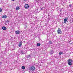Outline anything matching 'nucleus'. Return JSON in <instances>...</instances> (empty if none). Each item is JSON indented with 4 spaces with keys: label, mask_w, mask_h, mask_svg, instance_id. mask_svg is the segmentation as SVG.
<instances>
[{
    "label": "nucleus",
    "mask_w": 73,
    "mask_h": 73,
    "mask_svg": "<svg viewBox=\"0 0 73 73\" xmlns=\"http://www.w3.org/2000/svg\"><path fill=\"white\" fill-rule=\"evenodd\" d=\"M35 69H36V67H35V66H31V70H29L30 71H31V70H32V71H33L34 70H35Z\"/></svg>",
    "instance_id": "f257e3e1"
},
{
    "label": "nucleus",
    "mask_w": 73,
    "mask_h": 73,
    "mask_svg": "<svg viewBox=\"0 0 73 73\" xmlns=\"http://www.w3.org/2000/svg\"><path fill=\"white\" fill-rule=\"evenodd\" d=\"M57 32L59 34H61L62 32L61 31V29L58 28L57 31Z\"/></svg>",
    "instance_id": "f03ea898"
},
{
    "label": "nucleus",
    "mask_w": 73,
    "mask_h": 73,
    "mask_svg": "<svg viewBox=\"0 0 73 73\" xmlns=\"http://www.w3.org/2000/svg\"><path fill=\"white\" fill-rule=\"evenodd\" d=\"M25 7L26 9H28V8H29V5L28 4H26L25 5Z\"/></svg>",
    "instance_id": "7ed1b4c3"
},
{
    "label": "nucleus",
    "mask_w": 73,
    "mask_h": 73,
    "mask_svg": "<svg viewBox=\"0 0 73 73\" xmlns=\"http://www.w3.org/2000/svg\"><path fill=\"white\" fill-rule=\"evenodd\" d=\"M73 61V60L70 59H69L68 60V62H72Z\"/></svg>",
    "instance_id": "20e7f679"
},
{
    "label": "nucleus",
    "mask_w": 73,
    "mask_h": 73,
    "mask_svg": "<svg viewBox=\"0 0 73 73\" xmlns=\"http://www.w3.org/2000/svg\"><path fill=\"white\" fill-rule=\"evenodd\" d=\"M54 53V51H53V50H51L50 51L49 53H50V54H53Z\"/></svg>",
    "instance_id": "39448f33"
},
{
    "label": "nucleus",
    "mask_w": 73,
    "mask_h": 73,
    "mask_svg": "<svg viewBox=\"0 0 73 73\" xmlns=\"http://www.w3.org/2000/svg\"><path fill=\"white\" fill-rule=\"evenodd\" d=\"M22 43H23V42L21 41L20 42H19V46L20 47V46H21V45H22Z\"/></svg>",
    "instance_id": "423d86ee"
},
{
    "label": "nucleus",
    "mask_w": 73,
    "mask_h": 73,
    "mask_svg": "<svg viewBox=\"0 0 73 73\" xmlns=\"http://www.w3.org/2000/svg\"><path fill=\"white\" fill-rule=\"evenodd\" d=\"M15 33L16 34H17V35H18V34H20V31H15Z\"/></svg>",
    "instance_id": "0eeeda50"
},
{
    "label": "nucleus",
    "mask_w": 73,
    "mask_h": 73,
    "mask_svg": "<svg viewBox=\"0 0 73 73\" xmlns=\"http://www.w3.org/2000/svg\"><path fill=\"white\" fill-rule=\"evenodd\" d=\"M67 20H68V18H65L64 20V23H66Z\"/></svg>",
    "instance_id": "6e6552de"
},
{
    "label": "nucleus",
    "mask_w": 73,
    "mask_h": 73,
    "mask_svg": "<svg viewBox=\"0 0 73 73\" xmlns=\"http://www.w3.org/2000/svg\"><path fill=\"white\" fill-rule=\"evenodd\" d=\"M2 29L4 30H6L7 28L5 26H3L2 27Z\"/></svg>",
    "instance_id": "1a4fd4ad"
},
{
    "label": "nucleus",
    "mask_w": 73,
    "mask_h": 73,
    "mask_svg": "<svg viewBox=\"0 0 73 73\" xmlns=\"http://www.w3.org/2000/svg\"><path fill=\"white\" fill-rule=\"evenodd\" d=\"M7 17V15H5L3 16L2 17L3 19H6Z\"/></svg>",
    "instance_id": "9d476101"
},
{
    "label": "nucleus",
    "mask_w": 73,
    "mask_h": 73,
    "mask_svg": "<svg viewBox=\"0 0 73 73\" xmlns=\"http://www.w3.org/2000/svg\"><path fill=\"white\" fill-rule=\"evenodd\" d=\"M21 53L22 54H23L24 53V50H21Z\"/></svg>",
    "instance_id": "9b49d317"
},
{
    "label": "nucleus",
    "mask_w": 73,
    "mask_h": 73,
    "mask_svg": "<svg viewBox=\"0 0 73 73\" xmlns=\"http://www.w3.org/2000/svg\"><path fill=\"white\" fill-rule=\"evenodd\" d=\"M68 64L69 65H70V66H71V65H72V62H68Z\"/></svg>",
    "instance_id": "f8f14e48"
},
{
    "label": "nucleus",
    "mask_w": 73,
    "mask_h": 73,
    "mask_svg": "<svg viewBox=\"0 0 73 73\" xmlns=\"http://www.w3.org/2000/svg\"><path fill=\"white\" fill-rule=\"evenodd\" d=\"M20 9V7H17L16 8V10L17 11H18Z\"/></svg>",
    "instance_id": "ddd939ff"
},
{
    "label": "nucleus",
    "mask_w": 73,
    "mask_h": 73,
    "mask_svg": "<svg viewBox=\"0 0 73 73\" xmlns=\"http://www.w3.org/2000/svg\"><path fill=\"white\" fill-rule=\"evenodd\" d=\"M37 46H40V45H41V44H40V43H37L36 44Z\"/></svg>",
    "instance_id": "4468645a"
},
{
    "label": "nucleus",
    "mask_w": 73,
    "mask_h": 73,
    "mask_svg": "<svg viewBox=\"0 0 73 73\" xmlns=\"http://www.w3.org/2000/svg\"><path fill=\"white\" fill-rule=\"evenodd\" d=\"M21 68L22 69L24 70V69H25V66H22L21 67Z\"/></svg>",
    "instance_id": "2eb2a0df"
},
{
    "label": "nucleus",
    "mask_w": 73,
    "mask_h": 73,
    "mask_svg": "<svg viewBox=\"0 0 73 73\" xmlns=\"http://www.w3.org/2000/svg\"><path fill=\"white\" fill-rule=\"evenodd\" d=\"M62 53H63V52H60L59 53V54H60V55H61L62 54Z\"/></svg>",
    "instance_id": "dca6fc26"
},
{
    "label": "nucleus",
    "mask_w": 73,
    "mask_h": 73,
    "mask_svg": "<svg viewBox=\"0 0 73 73\" xmlns=\"http://www.w3.org/2000/svg\"><path fill=\"white\" fill-rule=\"evenodd\" d=\"M31 57V56L30 55H28V56H27V58H29Z\"/></svg>",
    "instance_id": "f3484780"
},
{
    "label": "nucleus",
    "mask_w": 73,
    "mask_h": 73,
    "mask_svg": "<svg viewBox=\"0 0 73 73\" xmlns=\"http://www.w3.org/2000/svg\"><path fill=\"white\" fill-rule=\"evenodd\" d=\"M49 43L50 44H52V41H50L49 42Z\"/></svg>",
    "instance_id": "a211bd4d"
},
{
    "label": "nucleus",
    "mask_w": 73,
    "mask_h": 73,
    "mask_svg": "<svg viewBox=\"0 0 73 73\" xmlns=\"http://www.w3.org/2000/svg\"><path fill=\"white\" fill-rule=\"evenodd\" d=\"M3 11V10L2 9L0 8V12H1Z\"/></svg>",
    "instance_id": "6ab92c4d"
},
{
    "label": "nucleus",
    "mask_w": 73,
    "mask_h": 73,
    "mask_svg": "<svg viewBox=\"0 0 73 73\" xmlns=\"http://www.w3.org/2000/svg\"><path fill=\"white\" fill-rule=\"evenodd\" d=\"M40 8L41 9V10H43V9H42L43 8H41L40 7Z\"/></svg>",
    "instance_id": "aec40b11"
},
{
    "label": "nucleus",
    "mask_w": 73,
    "mask_h": 73,
    "mask_svg": "<svg viewBox=\"0 0 73 73\" xmlns=\"http://www.w3.org/2000/svg\"><path fill=\"white\" fill-rule=\"evenodd\" d=\"M7 22L8 23H9V21H7Z\"/></svg>",
    "instance_id": "412c9836"
},
{
    "label": "nucleus",
    "mask_w": 73,
    "mask_h": 73,
    "mask_svg": "<svg viewBox=\"0 0 73 73\" xmlns=\"http://www.w3.org/2000/svg\"><path fill=\"white\" fill-rule=\"evenodd\" d=\"M72 6V5H70L69 6V7H71Z\"/></svg>",
    "instance_id": "4be33fe9"
},
{
    "label": "nucleus",
    "mask_w": 73,
    "mask_h": 73,
    "mask_svg": "<svg viewBox=\"0 0 73 73\" xmlns=\"http://www.w3.org/2000/svg\"><path fill=\"white\" fill-rule=\"evenodd\" d=\"M60 12H62V9H60Z\"/></svg>",
    "instance_id": "5701e85b"
},
{
    "label": "nucleus",
    "mask_w": 73,
    "mask_h": 73,
    "mask_svg": "<svg viewBox=\"0 0 73 73\" xmlns=\"http://www.w3.org/2000/svg\"><path fill=\"white\" fill-rule=\"evenodd\" d=\"M1 64H2V62H0V65H1Z\"/></svg>",
    "instance_id": "b1692460"
},
{
    "label": "nucleus",
    "mask_w": 73,
    "mask_h": 73,
    "mask_svg": "<svg viewBox=\"0 0 73 73\" xmlns=\"http://www.w3.org/2000/svg\"><path fill=\"white\" fill-rule=\"evenodd\" d=\"M12 1H15V0H11Z\"/></svg>",
    "instance_id": "393cba45"
},
{
    "label": "nucleus",
    "mask_w": 73,
    "mask_h": 73,
    "mask_svg": "<svg viewBox=\"0 0 73 73\" xmlns=\"http://www.w3.org/2000/svg\"><path fill=\"white\" fill-rule=\"evenodd\" d=\"M24 1H26V0H23Z\"/></svg>",
    "instance_id": "a878e982"
}]
</instances>
